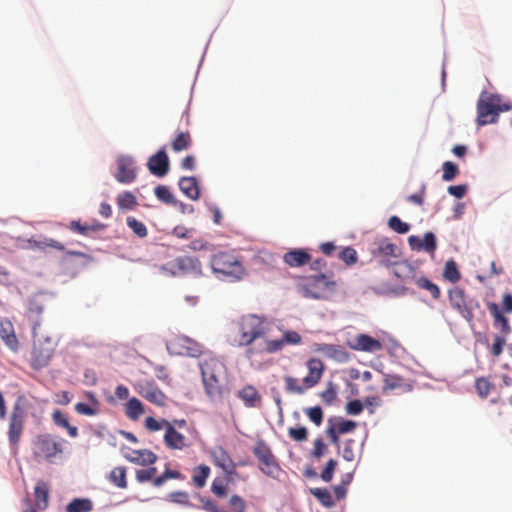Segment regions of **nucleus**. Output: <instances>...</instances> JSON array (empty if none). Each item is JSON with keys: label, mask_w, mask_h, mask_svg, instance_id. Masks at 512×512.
I'll list each match as a JSON object with an SVG mask.
<instances>
[{"label": "nucleus", "mask_w": 512, "mask_h": 512, "mask_svg": "<svg viewBox=\"0 0 512 512\" xmlns=\"http://www.w3.org/2000/svg\"><path fill=\"white\" fill-rule=\"evenodd\" d=\"M202 382L207 396L212 400L223 396L222 380L226 375V366L218 358L205 355L199 361Z\"/></svg>", "instance_id": "obj_1"}, {"label": "nucleus", "mask_w": 512, "mask_h": 512, "mask_svg": "<svg viewBox=\"0 0 512 512\" xmlns=\"http://www.w3.org/2000/svg\"><path fill=\"white\" fill-rule=\"evenodd\" d=\"M267 322L264 317L248 314L240 317L233 323V343L237 346H251V344L265 336Z\"/></svg>", "instance_id": "obj_2"}, {"label": "nucleus", "mask_w": 512, "mask_h": 512, "mask_svg": "<svg viewBox=\"0 0 512 512\" xmlns=\"http://www.w3.org/2000/svg\"><path fill=\"white\" fill-rule=\"evenodd\" d=\"M65 443V439L57 435L39 433L31 440L32 458L38 463H55L64 454Z\"/></svg>", "instance_id": "obj_3"}, {"label": "nucleus", "mask_w": 512, "mask_h": 512, "mask_svg": "<svg viewBox=\"0 0 512 512\" xmlns=\"http://www.w3.org/2000/svg\"><path fill=\"white\" fill-rule=\"evenodd\" d=\"M477 117L478 126L494 124L498 121L499 115L512 109V104L503 101L502 96L495 93L483 91L477 101Z\"/></svg>", "instance_id": "obj_4"}, {"label": "nucleus", "mask_w": 512, "mask_h": 512, "mask_svg": "<svg viewBox=\"0 0 512 512\" xmlns=\"http://www.w3.org/2000/svg\"><path fill=\"white\" fill-rule=\"evenodd\" d=\"M210 266L215 275L233 281L241 280L246 274L240 257L230 252H218L212 255Z\"/></svg>", "instance_id": "obj_5"}, {"label": "nucleus", "mask_w": 512, "mask_h": 512, "mask_svg": "<svg viewBox=\"0 0 512 512\" xmlns=\"http://www.w3.org/2000/svg\"><path fill=\"white\" fill-rule=\"evenodd\" d=\"M308 374L303 378L302 384L297 378L286 376L285 390L291 394H303L307 389L317 385L324 372V364L320 359L311 358L307 361Z\"/></svg>", "instance_id": "obj_6"}, {"label": "nucleus", "mask_w": 512, "mask_h": 512, "mask_svg": "<svg viewBox=\"0 0 512 512\" xmlns=\"http://www.w3.org/2000/svg\"><path fill=\"white\" fill-rule=\"evenodd\" d=\"M26 416V411L19 399L13 404L12 411L8 418L7 437L11 454L14 456L19 452L20 441L25 428Z\"/></svg>", "instance_id": "obj_7"}, {"label": "nucleus", "mask_w": 512, "mask_h": 512, "mask_svg": "<svg viewBox=\"0 0 512 512\" xmlns=\"http://www.w3.org/2000/svg\"><path fill=\"white\" fill-rule=\"evenodd\" d=\"M336 281L325 274L310 276L299 285L302 295L311 299H327L336 289Z\"/></svg>", "instance_id": "obj_8"}, {"label": "nucleus", "mask_w": 512, "mask_h": 512, "mask_svg": "<svg viewBox=\"0 0 512 512\" xmlns=\"http://www.w3.org/2000/svg\"><path fill=\"white\" fill-rule=\"evenodd\" d=\"M161 271L171 276H200L202 265L197 257L183 255L162 265Z\"/></svg>", "instance_id": "obj_9"}, {"label": "nucleus", "mask_w": 512, "mask_h": 512, "mask_svg": "<svg viewBox=\"0 0 512 512\" xmlns=\"http://www.w3.org/2000/svg\"><path fill=\"white\" fill-rule=\"evenodd\" d=\"M167 349L174 355L199 357L202 353L201 345L187 336H175L167 342Z\"/></svg>", "instance_id": "obj_10"}, {"label": "nucleus", "mask_w": 512, "mask_h": 512, "mask_svg": "<svg viewBox=\"0 0 512 512\" xmlns=\"http://www.w3.org/2000/svg\"><path fill=\"white\" fill-rule=\"evenodd\" d=\"M373 259H375L382 266H390L396 264L397 259L400 256V249L388 239H381L375 243V248L371 251Z\"/></svg>", "instance_id": "obj_11"}, {"label": "nucleus", "mask_w": 512, "mask_h": 512, "mask_svg": "<svg viewBox=\"0 0 512 512\" xmlns=\"http://www.w3.org/2000/svg\"><path fill=\"white\" fill-rule=\"evenodd\" d=\"M135 389L141 397L154 405L164 406L166 404L167 396L154 382L138 383Z\"/></svg>", "instance_id": "obj_12"}, {"label": "nucleus", "mask_w": 512, "mask_h": 512, "mask_svg": "<svg viewBox=\"0 0 512 512\" xmlns=\"http://www.w3.org/2000/svg\"><path fill=\"white\" fill-rule=\"evenodd\" d=\"M0 339L10 351H19L20 341L14 324L8 317H0Z\"/></svg>", "instance_id": "obj_13"}, {"label": "nucleus", "mask_w": 512, "mask_h": 512, "mask_svg": "<svg viewBox=\"0 0 512 512\" xmlns=\"http://www.w3.org/2000/svg\"><path fill=\"white\" fill-rule=\"evenodd\" d=\"M54 354V349L50 343L35 344L31 352V367L35 370L46 367Z\"/></svg>", "instance_id": "obj_14"}, {"label": "nucleus", "mask_w": 512, "mask_h": 512, "mask_svg": "<svg viewBox=\"0 0 512 512\" xmlns=\"http://www.w3.org/2000/svg\"><path fill=\"white\" fill-rule=\"evenodd\" d=\"M211 458L215 466L221 468L228 477L236 475V464L229 453L221 446L215 447L211 451Z\"/></svg>", "instance_id": "obj_15"}, {"label": "nucleus", "mask_w": 512, "mask_h": 512, "mask_svg": "<svg viewBox=\"0 0 512 512\" xmlns=\"http://www.w3.org/2000/svg\"><path fill=\"white\" fill-rule=\"evenodd\" d=\"M449 301L453 309L457 310L461 316L468 322L472 321L473 313L467 306L465 292L459 287H455L449 291Z\"/></svg>", "instance_id": "obj_16"}, {"label": "nucleus", "mask_w": 512, "mask_h": 512, "mask_svg": "<svg viewBox=\"0 0 512 512\" xmlns=\"http://www.w3.org/2000/svg\"><path fill=\"white\" fill-rule=\"evenodd\" d=\"M147 166L151 174L158 177L165 176L169 171V158L165 149H161L152 155L148 159Z\"/></svg>", "instance_id": "obj_17"}, {"label": "nucleus", "mask_w": 512, "mask_h": 512, "mask_svg": "<svg viewBox=\"0 0 512 512\" xmlns=\"http://www.w3.org/2000/svg\"><path fill=\"white\" fill-rule=\"evenodd\" d=\"M350 347L356 351L374 353L380 351L383 345L379 340L367 334H358L355 336L353 343L350 344Z\"/></svg>", "instance_id": "obj_18"}, {"label": "nucleus", "mask_w": 512, "mask_h": 512, "mask_svg": "<svg viewBox=\"0 0 512 512\" xmlns=\"http://www.w3.org/2000/svg\"><path fill=\"white\" fill-rule=\"evenodd\" d=\"M118 182L123 184L132 183L136 178V168L130 158L121 157L118 159V170L115 175Z\"/></svg>", "instance_id": "obj_19"}, {"label": "nucleus", "mask_w": 512, "mask_h": 512, "mask_svg": "<svg viewBox=\"0 0 512 512\" xmlns=\"http://www.w3.org/2000/svg\"><path fill=\"white\" fill-rule=\"evenodd\" d=\"M163 440L169 449L182 450L189 446L186 437L178 432L172 423L167 427Z\"/></svg>", "instance_id": "obj_20"}, {"label": "nucleus", "mask_w": 512, "mask_h": 512, "mask_svg": "<svg viewBox=\"0 0 512 512\" xmlns=\"http://www.w3.org/2000/svg\"><path fill=\"white\" fill-rule=\"evenodd\" d=\"M395 389H399L403 393H408L413 390V385L412 383L407 382L403 377L399 375L385 374L382 392L386 393L387 391Z\"/></svg>", "instance_id": "obj_21"}, {"label": "nucleus", "mask_w": 512, "mask_h": 512, "mask_svg": "<svg viewBox=\"0 0 512 512\" xmlns=\"http://www.w3.org/2000/svg\"><path fill=\"white\" fill-rule=\"evenodd\" d=\"M283 261L289 267H302L311 262V255L304 249H291L284 254Z\"/></svg>", "instance_id": "obj_22"}, {"label": "nucleus", "mask_w": 512, "mask_h": 512, "mask_svg": "<svg viewBox=\"0 0 512 512\" xmlns=\"http://www.w3.org/2000/svg\"><path fill=\"white\" fill-rule=\"evenodd\" d=\"M124 457L135 464L146 466L152 465L157 461V455L150 450H130Z\"/></svg>", "instance_id": "obj_23"}, {"label": "nucleus", "mask_w": 512, "mask_h": 512, "mask_svg": "<svg viewBox=\"0 0 512 512\" xmlns=\"http://www.w3.org/2000/svg\"><path fill=\"white\" fill-rule=\"evenodd\" d=\"M179 188L191 200H197L200 196V189L195 177L180 178Z\"/></svg>", "instance_id": "obj_24"}, {"label": "nucleus", "mask_w": 512, "mask_h": 512, "mask_svg": "<svg viewBox=\"0 0 512 512\" xmlns=\"http://www.w3.org/2000/svg\"><path fill=\"white\" fill-rule=\"evenodd\" d=\"M86 397L90 404L79 402L75 405V411L80 415L95 416L99 413V401L92 392H87Z\"/></svg>", "instance_id": "obj_25"}, {"label": "nucleus", "mask_w": 512, "mask_h": 512, "mask_svg": "<svg viewBox=\"0 0 512 512\" xmlns=\"http://www.w3.org/2000/svg\"><path fill=\"white\" fill-rule=\"evenodd\" d=\"M238 397L247 407H256L261 402V396L257 389L252 385H247L238 391Z\"/></svg>", "instance_id": "obj_26"}, {"label": "nucleus", "mask_w": 512, "mask_h": 512, "mask_svg": "<svg viewBox=\"0 0 512 512\" xmlns=\"http://www.w3.org/2000/svg\"><path fill=\"white\" fill-rule=\"evenodd\" d=\"M35 505L38 509L44 510L48 506L49 487L48 484L39 481L34 488Z\"/></svg>", "instance_id": "obj_27"}, {"label": "nucleus", "mask_w": 512, "mask_h": 512, "mask_svg": "<svg viewBox=\"0 0 512 512\" xmlns=\"http://www.w3.org/2000/svg\"><path fill=\"white\" fill-rule=\"evenodd\" d=\"M69 228L74 233L87 236L90 232L102 230L104 228V225L98 222L82 224L79 220H72L69 224Z\"/></svg>", "instance_id": "obj_28"}, {"label": "nucleus", "mask_w": 512, "mask_h": 512, "mask_svg": "<svg viewBox=\"0 0 512 512\" xmlns=\"http://www.w3.org/2000/svg\"><path fill=\"white\" fill-rule=\"evenodd\" d=\"M328 425L339 434L352 432L357 427L355 421L346 420L342 417H331L328 420Z\"/></svg>", "instance_id": "obj_29"}, {"label": "nucleus", "mask_w": 512, "mask_h": 512, "mask_svg": "<svg viewBox=\"0 0 512 512\" xmlns=\"http://www.w3.org/2000/svg\"><path fill=\"white\" fill-rule=\"evenodd\" d=\"M27 242L31 248H36L41 251H44L47 248L55 249L58 251H63L65 249V246L62 243L52 238H43L42 240L29 239Z\"/></svg>", "instance_id": "obj_30"}, {"label": "nucleus", "mask_w": 512, "mask_h": 512, "mask_svg": "<svg viewBox=\"0 0 512 512\" xmlns=\"http://www.w3.org/2000/svg\"><path fill=\"white\" fill-rule=\"evenodd\" d=\"M144 412L143 404L135 397L129 399L125 404V414L131 420H137Z\"/></svg>", "instance_id": "obj_31"}, {"label": "nucleus", "mask_w": 512, "mask_h": 512, "mask_svg": "<svg viewBox=\"0 0 512 512\" xmlns=\"http://www.w3.org/2000/svg\"><path fill=\"white\" fill-rule=\"evenodd\" d=\"M191 145L192 138L189 132H178L171 143V147L175 152L188 150Z\"/></svg>", "instance_id": "obj_32"}, {"label": "nucleus", "mask_w": 512, "mask_h": 512, "mask_svg": "<svg viewBox=\"0 0 512 512\" xmlns=\"http://www.w3.org/2000/svg\"><path fill=\"white\" fill-rule=\"evenodd\" d=\"M210 472H211L210 467L205 464H201V465L195 467L193 470V476H192V481H193L194 485L198 488L204 487L206 484V481L210 475Z\"/></svg>", "instance_id": "obj_33"}, {"label": "nucleus", "mask_w": 512, "mask_h": 512, "mask_svg": "<svg viewBox=\"0 0 512 512\" xmlns=\"http://www.w3.org/2000/svg\"><path fill=\"white\" fill-rule=\"evenodd\" d=\"M116 200L119 209L124 211L132 210L138 204L135 195L129 191L120 193Z\"/></svg>", "instance_id": "obj_34"}, {"label": "nucleus", "mask_w": 512, "mask_h": 512, "mask_svg": "<svg viewBox=\"0 0 512 512\" xmlns=\"http://www.w3.org/2000/svg\"><path fill=\"white\" fill-rule=\"evenodd\" d=\"M93 504L89 499H73L65 508V512H90Z\"/></svg>", "instance_id": "obj_35"}, {"label": "nucleus", "mask_w": 512, "mask_h": 512, "mask_svg": "<svg viewBox=\"0 0 512 512\" xmlns=\"http://www.w3.org/2000/svg\"><path fill=\"white\" fill-rule=\"evenodd\" d=\"M109 480L114 485H116L119 488H126L127 487V480H126V469L125 467L119 466L115 467L111 470L109 474Z\"/></svg>", "instance_id": "obj_36"}, {"label": "nucleus", "mask_w": 512, "mask_h": 512, "mask_svg": "<svg viewBox=\"0 0 512 512\" xmlns=\"http://www.w3.org/2000/svg\"><path fill=\"white\" fill-rule=\"evenodd\" d=\"M418 288L428 291L432 298L437 300L440 297L439 287L426 277H419L415 281Z\"/></svg>", "instance_id": "obj_37"}, {"label": "nucleus", "mask_w": 512, "mask_h": 512, "mask_svg": "<svg viewBox=\"0 0 512 512\" xmlns=\"http://www.w3.org/2000/svg\"><path fill=\"white\" fill-rule=\"evenodd\" d=\"M259 468L264 474L272 478H277L279 472L281 471L280 466L274 456L267 461L261 462Z\"/></svg>", "instance_id": "obj_38"}, {"label": "nucleus", "mask_w": 512, "mask_h": 512, "mask_svg": "<svg viewBox=\"0 0 512 512\" xmlns=\"http://www.w3.org/2000/svg\"><path fill=\"white\" fill-rule=\"evenodd\" d=\"M253 453L260 461V463L267 461L274 456L269 446L263 440H260L256 443L253 449Z\"/></svg>", "instance_id": "obj_39"}, {"label": "nucleus", "mask_w": 512, "mask_h": 512, "mask_svg": "<svg viewBox=\"0 0 512 512\" xmlns=\"http://www.w3.org/2000/svg\"><path fill=\"white\" fill-rule=\"evenodd\" d=\"M443 276L445 279L449 280L452 283H455L460 280L461 274L457 268L456 263L453 260H449L445 263Z\"/></svg>", "instance_id": "obj_40"}, {"label": "nucleus", "mask_w": 512, "mask_h": 512, "mask_svg": "<svg viewBox=\"0 0 512 512\" xmlns=\"http://www.w3.org/2000/svg\"><path fill=\"white\" fill-rule=\"evenodd\" d=\"M126 223L128 227L140 238H144L147 236V228L145 224L136 218L129 216L126 219Z\"/></svg>", "instance_id": "obj_41"}, {"label": "nucleus", "mask_w": 512, "mask_h": 512, "mask_svg": "<svg viewBox=\"0 0 512 512\" xmlns=\"http://www.w3.org/2000/svg\"><path fill=\"white\" fill-rule=\"evenodd\" d=\"M168 479H184V476L177 470H171L167 468L162 475L154 479L153 486L160 487Z\"/></svg>", "instance_id": "obj_42"}, {"label": "nucleus", "mask_w": 512, "mask_h": 512, "mask_svg": "<svg viewBox=\"0 0 512 512\" xmlns=\"http://www.w3.org/2000/svg\"><path fill=\"white\" fill-rule=\"evenodd\" d=\"M155 196L165 204H175V198L167 186L159 185L155 188Z\"/></svg>", "instance_id": "obj_43"}, {"label": "nucleus", "mask_w": 512, "mask_h": 512, "mask_svg": "<svg viewBox=\"0 0 512 512\" xmlns=\"http://www.w3.org/2000/svg\"><path fill=\"white\" fill-rule=\"evenodd\" d=\"M311 493L325 506L332 507L334 501L330 492L325 488H315L311 490Z\"/></svg>", "instance_id": "obj_44"}, {"label": "nucleus", "mask_w": 512, "mask_h": 512, "mask_svg": "<svg viewBox=\"0 0 512 512\" xmlns=\"http://www.w3.org/2000/svg\"><path fill=\"white\" fill-rule=\"evenodd\" d=\"M492 387V383L487 378L480 377L475 381L476 391L481 398H486Z\"/></svg>", "instance_id": "obj_45"}, {"label": "nucleus", "mask_w": 512, "mask_h": 512, "mask_svg": "<svg viewBox=\"0 0 512 512\" xmlns=\"http://www.w3.org/2000/svg\"><path fill=\"white\" fill-rule=\"evenodd\" d=\"M170 423L171 422H169L165 419H162L159 421V420H156L154 417H147L145 420V427L152 432H156V431H159L162 429H164L166 431L167 427L170 425Z\"/></svg>", "instance_id": "obj_46"}, {"label": "nucleus", "mask_w": 512, "mask_h": 512, "mask_svg": "<svg viewBox=\"0 0 512 512\" xmlns=\"http://www.w3.org/2000/svg\"><path fill=\"white\" fill-rule=\"evenodd\" d=\"M304 413L316 426H320L322 424L324 414L320 406L306 408L304 409Z\"/></svg>", "instance_id": "obj_47"}, {"label": "nucleus", "mask_w": 512, "mask_h": 512, "mask_svg": "<svg viewBox=\"0 0 512 512\" xmlns=\"http://www.w3.org/2000/svg\"><path fill=\"white\" fill-rule=\"evenodd\" d=\"M442 169H443L442 179L447 182L452 181L459 173L458 166L450 161L444 162L442 165Z\"/></svg>", "instance_id": "obj_48"}, {"label": "nucleus", "mask_w": 512, "mask_h": 512, "mask_svg": "<svg viewBox=\"0 0 512 512\" xmlns=\"http://www.w3.org/2000/svg\"><path fill=\"white\" fill-rule=\"evenodd\" d=\"M157 473L156 467H149L147 469L137 470L135 474V478L139 483H144L147 481H154L156 478L155 475Z\"/></svg>", "instance_id": "obj_49"}, {"label": "nucleus", "mask_w": 512, "mask_h": 512, "mask_svg": "<svg viewBox=\"0 0 512 512\" xmlns=\"http://www.w3.org/2000/svg\"><path fill=\"white\" fill-rule=\"evenodd\" d=\"M389 227L399 234H405L409 231V224L403 222L399 217L392 216L388 221Z\"/></svg>", "instance_id": "obj_50"}, {"label": "nucleus", "mask_w": 512, "mask_h": 512, "mask_svg": "<svg viewBox=\"0 0 512 512\" xmlns=\"http://www.w3.org/2000/svg\"><path fill=\"white\" fill-rule=\"evenodd\" d=\"M437 248L436 238L432 232H427L421 238V250L426 252H434Z\"/></svg>", "instance_id": "obj_51"}, {"label": "nucleus", "mask_w": 512, "mask_h": 512, "mask_svg": "<svg viewBox=\"0 0 512 512\" xmlns=\"http://www.w3.org/2000/svg\"><path fill=\"white\" fill-rule=\"evenodd\" d=\"M321 398L326 405H331L337 398V389L335 384L329 382L326 389L321 393Z\"/></svg>", "instance_id": "obj_52"}, {"label": "nucleus", "mask_w": 512, "mask_h": 512, "mask_svg": "<svg viewBox=\"0 0 512 512\" xmlns=\"http://www.w3.org/2000/svg\"><path fill=\"white\" fill-rule=\"evenodd\" d=\"M211 491L215 496L223 498L227 496L228 486L224 483L222 479L215 478L211 485Z\"/></svg>", "instance_id": "obj_53"}, {"label": "nucleus", "mask_w": 512, "mask_h": 512, "mask_svg": "<svg viewBox=\"0 0 512 512\" xmlns=\"http://www.w3.org/2000/svg\"><path fill=\"white\" fill-rule=\"evenodd\" d=\"M288 435L291 439L297 442H303L308 439V430L305 427H290Z\"/></svg>", "instance_id": "obj_54"}, {"label": "nucleus", "mask_w": 512, "mask_h": 512, "mask_svg": "<svg viewBox=\"0 0 512 512\" xmlns=\"http://www.w3.org/2000/svg\"><path fill=\"white\" fill-rule=\"evenodd\" d=\"M339 258L347 265H353L357 262V252L352 247H345L339 254Z\"/></svg>", "instance_id": "obj_55"}, {"label": "nucleus", "mask_w": 512, "mask_h": 512, "mask_svg": "<svg viewBox=\"0 0 512 512\" xmlns=\"http://www.w3.org/2000/svg\"><path fill=\"white\" fill-rule=\"evenodd\" d=\"M229 507L232 512H246V502L239 495H232L229 499Z\"/></svg>", "instance_id": "obj_56"}, {"label": "nucleus", "mask_w": 512, "mask_h": 512, "mask_svg": "<svg viewBox=\"0 0 512 512\" xmlns=\"http://www.w3.org/2000/svg\"><path fill=\"white\" fill-rule=\"evenodd\" d=\"M169 499L177 504L184 506H192L189 501V495L185 491H176L169 494Z\"/></svg>", "instance_id": "obj_57"}, {"label": "nucleus", "mask_w": 512, "mask_h": 512, "mask_svg": "<svg viewBox=\"0 0 512 512\" xmlns=\"http://www.w3.org/2000/svg\"><path fill=\"white\" fill-rule=\"evenodd\" d=\"M285 346L283 339H275V340H267L265 342V346L263 348V351L268 354L276 353L283 349Z\"/></svg>", "instance_id": "obj_58"}, {"label": "nucleus", "mask_w": 512, "mask_h": 512, "mask_svg": "<svg viewBox=\"0 0 512 512\" xmlns=\"http://www.w3.org/2000/svg\"><path fill=\"white\" fill-rule=\"evenodd\" d=\"M285 345H298L302 342L301 335L293 330H287L282 337Z\"/></svg>", "instance_id": "obj_59"}, {"label": "nucleus", "mask_w": 512, "mask_h": 512, "mask_svg": "<svg viewBox=\"0 0 512 512\" xmlns=\"http://www.w3.org/2000/svg\"><path fill=\"white\" fill-rule=\"evenodd\" d=\"M336 466L337 462L334 459H330L321 473V479L325 482H330Z\"/></svg>", "instance_id": "obj_60"}, {"label": "nucleus", "mask_w": 512, "mask_h": 512, "mask_svg": "<svg viewBox=\"0 0 512 512\" xmlns=\"http://www.w3.org/2000/svg\"><path fill=\"white\" fill-rule=\"evenodd\" d=\"M316 352H320L327 356H335L336 353L344 354V352L338 350L336 346L332 344H317L315 348Z\"/></svg>", "instance_id": "obj_61"}, {"label": "nucleus", "mask_w": 512, "mask_h": 512, "mask_svg": "<svg viewBox=\"0 0 512 512\" xmlns=\"http://www.w3.org/2000/svg\"><path fill=\"white\" fill-rule=\"evenodd\" d=\"M200 502L202 503V508L207 512H226L218 507L216 502L209 498L199 497Z\"/></svg>", "instance_id": "obj_62"}, {"label": "nucleus", "mask_w": 512, "mask_h": 512, "mask_svg": "<svg viewBox=\"0 0 512 512\" xmlns=\"http://www.w3.org/2000/svg\"><path fill=\"white\" fill-rule=\"evenodd\" d=\"M362 411H363V403L358 399L352 400V401L348 402L346 405V412L349 415H358Z\"/></svg>", "instance_id": "obj_63"}, {"label": "nucleus", "mask_w": 512, "mask_h": 512, "mask_svg": "<svg viewBox=\"0 0 512 512\" xmlns=\"http://www.w3.org/2000/svg\"><path fill=\"white\" fill-rule=\"evenodd\" d=\"M52 420L55 425H57L61 428L68 427V424H69L68 418L60 410H55L52 413Z\"/></svg>", "instance_id": "obj_64"}]
</instances>
